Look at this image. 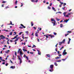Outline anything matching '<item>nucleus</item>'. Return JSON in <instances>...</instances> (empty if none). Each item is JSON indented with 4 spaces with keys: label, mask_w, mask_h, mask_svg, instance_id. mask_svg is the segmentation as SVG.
Here are the masks:
<instances>
[{
    "label": "nucleus",
    "mask_w": 74,
    "mask_h": 74,
    "mask_svg": "<svg viewBox=\"0 0 74 74\" xmlns=\"http://www.w3.org/2000/svg\"><path fill=\"white\" fill-rule=\"evenodd\" d=\"M19 52L20 53V55L21 57H22V55H23V53H22V49H19L17 51L18 53H19Z\"/></svg>",
    "instance_id": "1"
},
{
    "label": "nucleus",
    "mask_w": 74,
    "mask_h": 74,
    "mask_svg": "<svg viewBox=\"0 0 74 74\" xmlns=\"http://www.w3.org/2000/svg\"><path fill=\"white\" fill-rule=\"evenodd\" d=\"M64 42H65V39H64L62 42H59V45H62V43L64 44Z\"/></svg>",
    "instance_id": "2"
},
{
    "label": "nucleus",
    "mask_w": 74,
    "mask_h": 74,
    "mask_svg": "<svg viewBox=\"0 0 74 74\" xmlns=\"http://www.w3.org/2000/svg\"><path fill=\"white\" fill-rule=\"evenodd\" d=\"M0 37H1V38L3 40V39H4L5 38V36H4L3 35H1L0 36Z\"/></svg>",
    "instance_id": "3"
},
{
    "label": "nucleus",
    "mask_w": 74,
    "mask_h": 74,
    "mask_svg": "<svg viewBox=\"0 0 74 74\" xmlns=\"http://www.w3.org/2000/svg\"><path fill=\"white\" fill-rule=\"evenodd\" d=\"M53 65L51 64V65L50 66V68L51 69H53Z\"/></svg>",
    "instance_id": "4"
},
{
    "label": "nucleus",
    "mask_w": 74,
    "mask_h": 74,
    "mask_svg": "<svg viewBox=\"0 0 74 74\" xmlns=\"http://www.w3.org/2000/svg\"><path fill=\"white\" fill-rule=\"evenodd\" d=\"M10 69H15V66H10Z\"/></svg>",
    "instance_id": "5"
},
{
    "label": "nucleus",
    "mask_w": 74,
    "mask_h": 74,
    "mask_svg": "<svg viewBox=\"0 0 74 74\" xmlns=\"http://www.w3.org/2000/svg\"><path fill=\"white\" fill-rule=\"evenodd\" d=\"M67 53L66 52H63V53H62L63 56L65 55H66V54H67Z\"/></svg>",
    "instance_id": "6"
},
{
    "label": "nucleus",
    "mask_w": 74,
    "mask_h": 74,
    "mask_svg": "<svg viewBox=\"0 0 74 74\" xmlns=\"http://www.w3.org/2000/svg\"><path fill=\"white\" fill-rule=\"evenodd\" d=\"M69 40L68 41V44H70V40H71V39L69 38Z\"/></svg>",
    "instance_id": "7"
},
{
    "label": "nucleus",
    "mask_w": 74,
    "mask_h": 74,
    "mask_svg": "<svg viewBox=\"0 0 74 74\" xmlns=\"http://www.w3.org/2000/svg\"><path fill=\"white\" fill-rule=\"evenodd\" d=\"M38 32H36V33H35V36H36V37H38Z\"/></svg>",
    "instance_id": "8"
},
{
    "label": "nucleus",
    "mask_w": 74,
    "mask_h": 74,
    "mask_svg": "<svg viewBox=\"0 0 74 74\" xmlns=\"http://www.w3.org/2000/svg\"><path fill=\"white\" fill-rule=\"evenodd\" d=\"M52 10H54V11H56V10H55V8L54 7H52Z\"/></svg>",
    "instance_id": "9"
},
{
    "label": "nucleus",
    "mask_w": 74,
    "mask_h": 74,
    "mask_svg": "<svg viewBox=\"0 0 74 74\" xmlns=\"http://www.w3.org/2000/svg\"><path fill=\"white\" fill-rule=\"evenodd\" d=\"M19 60H19L20 64H21V63H22V60H21V59H20Z\"/></svg>",
    "instance_id": "10"
},
{
    "label": "nucleus",
    "mask_w": 74,
    "mask_h": 74,
    "mask_svg": "<svg viewBox=\"0 0 74 74\" xmlns=\"http://www.w3.org/2000/svg\"><path fill=\"white\" fill-rule=\"evenodd\" d=\"M17 57L19 59V60L20 59H21V57L19 56H18Z\"/></svg>",
    "instance_id": "11"
},
{
    "label": "nucleus",
    "mask_w": 74,
    "mask_h": 74,
    "mask_svg": "<svg viewBox=\"0 0 74 74\" xmlns=\"http://www.w3.org/2000/svg\"><path fill=\"white\" fill-rule=\"evenodd\" d=\"M54 65L56 66H58V64L56 62H54Z\"/></svg>",
    "instance_id": "12"
},
{
    "label": "nucleus",
    "mask_w": 74,
    "mask_h": 74,
    "mask_svg": "<svg viewBox=\"0 0 74 74\" xmlns=\"http://www.w3.org/2000/svg\"><path fill=\"white\" fill-rule=\"evenodd\" d=\"M31 26H33V25H34V24H33V22H31Z\"/></svg>",
    "instance_id": "13"
},
{
    "label": "nucleus",
    "mask_w": 74,
    "mask_h": 74,
    "mask_svg": "<svg viewBox=\"0 0 74 74\" xmlns=\"http://www.w3.org/2000/svg\"><path fill=\"white\" fill-rule=\"evenodd\" d=\"M69 20V19H68V20H67V19H66V20H65V22H66V23H67V22Z\"/></svg>",
    "instance_id": "14"
},
{
    "label": "nucleus",
    "mask_w": 74,
    "mask_h": 74,
    "mask_svg": "<svg viewBox=\"0 0 74 74\" xmlns=\"http://www.w3.org/2000/svg\"><path fill=\"white\" fill-rule=\"evenodd\" d=\"M61 58V57H56L55 58L56 59H58L59 58Z\"/></svg>",
    "instance_id": "15"
},
{
    "label": "nucleus",
    "mask_w": 74,
    "mask_h": 74,
    "mask_svg": "<svg viewBox=\"0 0 74 74\" xmlns=\"http://www.w3.org/2000/svg\"><path fill=\"white\" fill-rule=\"evenodd\" d=\"M46 55L47 57H49V58H50L51 57V56L49 54H47Z\"/></svg>",
    "instance_id": "16"
},
{
    "label": "nucleus",
    "mask_w": 74,
    "mask_h": 74,
    "mask_svg": "<svg viewBox=\"0 0 74 74\" xmlns=\"http://www.w3.org/2000/svg\"><path fill=\"white\" fill-rule=\"evenodd\" d=\"M10 25H13V26H14V24H12V21H10Z\"/></svg>",
    "instance_id": "17"
},
{
    "label": "nucleus",
    "mask_w": 74,
    "mask_h": 74,
    "mask_svg": "<svg viewBox=\"0 0 74 74\" xmlns=\"http://www.w3.org/2000/svg\"><path fill=\"white\" fill-rule=\"evenodd\" d=\"M49 71H50V72H52V71H53V69H50L49 70Z\"/></svg>",
    "instance_id": "18"
},
{
    "label": "nucleus",
    "mask_w": 74,
    "mask_h": 74,
    "mask_svg": "<svg viewBox=\"0 0 74 74\" xmlns=\"http://www.w3.org/2000/svg\"><path fill=\"white\" fill-rule=\"evenodd\" d=\"M60 27H63V24H60Z\"/></svg>",
    "instance_id": "19"
},
{
    "label": "nucleus",
    "mask_w": 74,
    "mask_h": 74,
    "mask_svg": "<svg viewBox=\"0 0 74 74\" xmlns=\"http://www.w3.org/2000/svg\"><path fill=\"white\" fill-rule=\"evenodd\" d=\"M61 62V60H59L56 61L57 62Z\"/></svg>",
    "instance_id": "20"
},
{
    "label": "nucleus",
    "mask_w": 74,
    "mask_h": 74,
    "mask_svg": "<svg viewBox=\"0 0 74 74\" xmlns=\"http://www.w3.org/2000/svg\"><path fill=\"white\" fill-rule=\"evenodd\" d=\"M10 35V36H12V32H11L9 34Z\"/></svg>",
    "instance_id": "21"
},
{
    "label": "nucleus",
    "mask_w": 74,
    "mask_h": 74,
    "mask_svg": "<svg viewBox=\"0 0 74 74\" xmlns=\"http://www.w3.org/2000/svg\"><path fill=\"white\" fill-rule=\"evenodd\" d=\"M18 35H17L16 36H15L14 37V38H17V37H18Z\"/></svg>",
    "instance_id": "22"
},
{
    "label": "nucleus",
    "mask_w": 74,
    "mask_h": 74,
    "mask_svg": "<svg viewBox=\"0 0 74 74\" xmlns=\"http://www.w3.org/2000/svg\"><path fill=\"white\" fill-rule=\"evenodd\" d=\"M60 3L61 5H62V4H63V2H62L60 1Z\"/></svg>",
    "instance_id": "23"
},
{
    "label": "nucleus",
    "mask_w": 74,
    "mask_h": 74,
    "mask_svg": "<svg viewBox=\"0 0 74 74\" xmlns=\"http://www.w3.org/2000/svg\"><path fill=\"white\" fill-rule=\"evenodd\" d=\"M69 33H67V34H65V37H66V36H67V35H69Z\"/></svg>",
    "instance_id": "24"
},
{
    "label": "nucleus",
    "mask_w": 74,
    "mask_h": 74,
    "mask_svg": "<svg viewBox=\"0 0 74 74\" xmlns=\"http://www.w3.org/2000/svg\"><path fill=\"white\" fill-rule=\"evenodd\" d=\"M63 14L65 16H66V12H64L63 13Z\"/></svg>",
    "instance_id": "25"
},
{
    "label": "nucleus",
    "mask_w": 74,
    "mask_h": 74,
    "mask_svg": "<svg viewBox=\"0 0 74 74\" xmlns=\"http://www.w3.org/2000/svg\"><path fill=\"white\" fill-rule=\"evenodd\" d=\"M25 33H27V34L28 35H29V32L27 31H26L25 32Z\"/></svg>",
    "instance_id": "26"
},
{
    "label": "nucleus",
    "mask_w": 74,
    "mask_h": 74,
    "mask_svg": "<svg viewBox=\"0 0 74 74\" xmlns=\"http://www.w3.org/2000/svg\"><path fill=\"white\" fill-rule=\"evenodd\" d=\"M23 51H26V52H27V50L26 49H23Z\"/></svg>",
    "instance_id": "27"
},
{
    "label": "nucleus",
    "mask_w": 74,
    "mask_h": 74,
    "mask_svg": "<svg viewBox=\"0 0 74 74\" xmlns=\"http://www.w3.org/2000/svg\"><path fill=\"white\" fill-rule=\"evenodd\" d=\"M19 27V29H23V27H22L21 26L20 27Z\"/></svg>",
    "instance_id": "28"
},
{
    "label": "nucleus",
    "mask_w": 74,
    "mask_h": 74,
    "mask_svg": "<svg viewBox=\"0 0 74 74\" xmlns=\"http://www.w3.org/2000/svg\"><path fill=\"white\" fill-rule=\"evenodd\" d=\"M31 1L33 3H35V1H34L33 0H31Z\"/></svg>",
    "instance_id": "29"
},
{
    "label": "nucleus",
    "mask_w": 74,
    "mask_h": 74,
    "mask_svg": "<svg viewBox=\"0 0 74 74\" xmlns=\"http://www.w3.org/2000/svg\"><path fill=\"white\" fill-rule=\"evenodd\" d=\"M18 39H17V38L15 40V41H14V42H16V41H18Z\"/></svg>",
    "instance_id": "30"
},
{
    "label": "nucleus",
    "mask_w": 74,
    "mask_h": 74,
    "mask_svg": "<svg viewBox=\"0 0 74 74\" xmlns=\"http://www.w3.org/2000/svg\"><path fill=\"white\" fill-rule=\"evenodd\" d=\"M17 3H18V1H16L15 2V3L16 4V5H17Z\"/></svg>",
    "instance_id": "31"
},
{
    "label": "nucleus",
    "mask_w": 74,
    "mask_h": 74,
    "mask_svg": "<svg viewBox=\"0 0 74 74\" xmlns=\"http://www.w3.org/2000/svg\"><path fill=\"white\" fill-rule=\"evenodd\" d=\"M56 19L57 21H60V19H58L57 18Z\"/></svg>",
    "instance_id": "32"
},
{
    "label": "nucleus",
    "mask_w": 74,
    "mask_h": 74,
    "mask_svg": "<svg viewBox=\"0 0 74 74\" xmlns=\"http://www.w3.org/2000/svg\"><path fill=\"white\" fill-rule=\"evenodd\" d=\"M10 61L11 63H12V64H14V63L12 62V61H11V60H10Z\"/></svg>",
    "instance_id": "33"
},
{
    "label": "nucleus",
    "mask_w": 74,
    "mask_h": 74,
    "mask_svg": "<svg viewBox=\"0 0 74 74\" xmlns=\"http://www.w3.org/2000/svg\"><path fill=\"white\" fill-rule=\"evenodd\" d=\"M10 41V40H8V41H7V44H10V43H9L8 42V41Z\"/></svg>",
    "instance_id": "34"
},
{
    "label": "nucleus",
    "mask_w": 74,
    "mask_h": 74,
    "mask_svg": "<svg viewBox=\"0 0 74 74\" xmlns=\"http://www.w3.org/2000/svg\"><path fill=\"white\" fill-rule=\"evenodd\" d=\"M67 33H71V31H68L67 32Z\"/></svg>",
    "instance_id": "35"
},
{
    "label": "nucleus",
    "mask_w": 74,
    "mask_h": 74,
    "mask_svg": "<svg viewBox=\"0 0 74 74\" xmlns=\"http://www.w3.org/2000/svg\"><path fill=\"white\" fill-rule=\"evenodd\" d=\"M38 55H41V53H40V51H38Z\"/></svg>",
    "instance_id": "36"
},
{
    "label": "nucleus",
    "mask_w": 74,
    "mask_h": 74,
    "mask_svg": "<svg viewBox=\"0 0 74 74\" xmlns=\"http://www.w3.org/2000/svg\"><path fill=\"white\" fill-rule=\"evenodd\" d=\"M55 20H54L52 18L51 19V21H55Z\"/></svg>",
    "instance_id": "37"
},
{
    "label": "nucleus",
    "mask_w": 74,
    "mask_h": 74,
    "mask_svg": "<svg viewBox=\"0 0 74 74\" xmlns=\"http://www.w3.org/2000/svg\"><path fill=\"white\" fill-rule=\"evenodd\" d=\"M53 34L54 35H56L57 34L56 32H53Z\"/></svg>",
    "instance_id": "38"
},
{
    "label": "nucleus",
    "mask_w": 74,
    "mask_h": 74,
    "mask_svg": "<svg viewBox=\"0 0 74 74\" xmlns=\"http://www.w3.org/2000/svg\"><path fill=\"white\" fill-rule=\"evenodd\" d=\"M48 8L49 9V10H50L51 8L49 6H48Z\"/></svg>",
    "instance_id": "39"
},
{
    "label": "nucleus",
    "mask_w": 74,
    "mask_h": 74,
    "mask_svg": "<svg viewBox=\"0 0 74 74\" xmlns=\"http://www.w3.org/2000/svg\"><path fill=\"white\" fill-rule=\"evenodd\" d=\"M15 55L16 56L17 55V54L16 53V52H15Z\"/></svg>",
    "instance_id": "40"
},
{
    "label": "nucleus",
    "mask_w": 74,
    "mask_h": 74,
    "mask_svg": "<svg viewBox=\"0 0 74 74\" xmlns=\"http://www.w3.org/2000/svg\"><path fill=\"white\" fill-rule=\"evenodd\" d=\"M9 8V7H8V6L5 7V9H7V8Z\"/></svg>",
    "instance_id": "41"
},
{
    "label": "nucleus",
    "mask_w": 74,
    "mask_h": 74,
    "mask_svg": "<svg viewBox=\"0 0 74 74\" xmlns=\"http://www.w3.org/2000/svg\"><path fill=\"white\" fill-rule=\"evenodd\" d=\"M66 5V3H64V5Z\"/></svg>",
    "instance_id": "42"
},
{
    "label": "nucleus",
    "mask_w": 74,
    "mask_h": 74,
    "mask_svg": "<svg viewBox=\"0 0 74 74\" xmlns=\"http://www.w3.org/2000/svg\"><path fill=\"white\" fill-rule=\"evenodd\" d=\"M64 48V47L63 46L60 49V50H62V48Z\"/></svg>",
    "instance_id": "43"
},
{
    "label": "nucleus",
    "mask_w": 74,
    "mask_h": 74,
    "mask_svg": "<svg viewBox=\"0 0 74 74\" xmlns=\"http://www.w3.org/2000/svg\"><path fill=\"white\" fill-rule=\"evenodd\" d=\"M65 16H66V17H69V16L68 15H65Z\"/></svg>",
    "instance_id": "44"
},
{
    "label": "nucleus",
    "mask_w": 74,
    "mask_h": 74,
    "mask_svg": "<svg viewBox=\"0 0 74 74\" xmlns=\"http://www.w3.org/2000/svg\"><path fill=\"white\" fill-rule=\"evenodd\" d=\"M8 63H6L5 64V66H8Z\"/></svg>",
    "instance_id": "45"
},
{
    "label": "nucleus",
    "mask_w": 74,
    "mask_h": 74,
    "mask_svg": "<svg viewBox=\"0 0 74 74\" xmlns=\"http://www.w3.org/2000/svg\"><path fill=\"white\" fill-rule=\"evenodd\" d=\"M0 59L1 60H2V57H0Z\"/></svg>",
    "instance_id": "46"
},
{
    "label": "nucleus",
    "mask_w": 74,
    "mask_h": 74,
    "mask_svg": "<svg viewBox=\"0 0 74 74\" xmlns=\"http://www.w3.org/2000/svg\"><path fill=\"white\" fill-rule=\"evenodd\" d=\"M23 28H24V29H25V28H26V26H24V25H23Z\"/></svg>",
    "instance_id": "47"
},
{
    "label": "nucleus",
    "mask_w": 74,
    "mask_h": 74,
    "mask_svg": "<svg viewBox=\"0 0 74 74\" xmlns=\"http://www.w3.org/2000/svg\"><path fill=\"white\" fill-rule=\"evenodd\" d=\"M22 32H20V33L19 34V35H21V34H22Z\"/></svg>",
    "instance_id": "48"
},
{
    "label": "nucleus",
    "mask_w": 74,
    "mask_h": 74,
    "mask_svg": "<svg viewBox=\"0 0 74 74\" xmlns=\"http://www.w3.org/2000/svg\"><path fill=\"white\" fill-rule=\"evenodd\" d=\"M65 8V7H64V8H62V9H63V10L64 11V8Z\"/></svg>",
    "instance_id": "49"
},
{
    "label": "nucleus",
    "mask_w": 74,
    "mask_h": 74,
    "mask_svg": "<svg viewBox=\"0 0 74 74\" xmlns=\"http://www.w3.org/2000/svg\"><path fill=\"white\" fill-rule=\"evenodd\" d=\"M46 38H48V36L47 35H46Z\"/></svg>",
    "instance_id": "50"
},
{
    "label": "nucleus",
    "mask_w": 74,
    "mask_h": 74,
    "mask_svg": "<svg viewBox=\"0 0 74 74\" xmlns=\"http://www.w3.org/2000/svg\"><path fill=\"white\" fill-rule=\"evenodd\" d=\"M6 1H3L2 2V3H6Z\"/></svg>",
    "instance_id": "51"
},
{
    "label": "nucleus",
    "mask_w": 74,
    "mask_h": 74,
    "mask_svg": "<svg viewBox=\"0 0 74 74\" xmlns=\"http://www.w3.org/2000/svg\"><path fill=\"white\" fill-rule=\"evenodd\" d=\"M54 37V36L51 35V38H53Z\"/></svg>",
    "instance_id": "52"
},
{
    "label": "nucleus",
    "mask_w": 74,
    "mask_h": 74,
    "mask_svg": "<svg viewBox=\"0 0 74 74\" xmlns=\"http://www.w3.org/2000/svg\"><path fill=\"white\" fill-rule=\"evenodd\" d=\"M33 28H34V29L35 30H36V27H33Z\"/></svg>",
    "instance_id": "53"
},
{
    "label": "nucleus",
    "mask_w": 74,
    "mask_h": 74,
    "mask_svg": "<svg viewBox=\"0 0 74 74\" xmlns=\"http://www.w3.org/2000/svg\"><path fill=\"white\" fill-rule=\"evenodd\" d=\"M66 59H62V60H64V61H65V60H66Z\"/></svg>",
    "instance_id": "54"
},
{
    "label": "nucleus",
    "mask_w": 74,
    "mask_h": 74,
    "mask_svg": "<svg viewBox=\"0 0 74 74\" xmlns=\"http://www.w3.org/2000/svg\"><path fill=\"white\" fill-rule=\"evenodd\" d=\"M58 54L59 55V54H60V52H59V51H58Z\"/></svg>",
    "instance_id": "55"
},
{
    "label": "nucleus",
    "mask_w": 74,
    "mask_h": 74,
    "mask_svg": "<svg viewBox=\"0 0 74 74\" xmlns=\"http://www.w3.org/2000/svg\"><path fill=\"white\" fill-rule=\"evenodd\" d=\"M71 14V13H69L68 14V15H70Z\"/></svg>",
    "instance_id": "56"
},
{
    "label": "nucleus",
    "mask_w": 74,
    "mask_h": 74,
    "mask_svg": "<svg viewBox=\"0 0 74 74\" xmlns=\"http://www.w3.org/2000/svg\"><path fill=\"white\" fill-rule=\"evenodd\" d=\"M13 41V40H10V41L11 42H12Z\"/></svg>",
    "instance_id": "57"
},
{
    "label": "nucleus",
    "mask_w": 74,
    "mask_h": 74,
    "mask_svg": "<svg viewBox=\"0 0 74 74\" xmlns=\"http://www.w3.org/2000/svg\"><path fill=\"white\" fill-rule=\"evenodd\" d=\"M33 46H34V47H35V48H36V46H35V45H33Z\"/></svg>",
    "instance_id": "58"
},
{
    "label": "nucleus",
    "mask_w": 74,
    "mask_h": 74,
    "mask_svg": "<svg viewBox=\"0 0 74 74\" xmlns=\"http://www.w3.org/2000/svg\"><path fill=\"white\" fill-rule=\"evenodd\" d=\"M21 26H22V27H23V24H21Z\"/></svg>",
    "instance_id": "59"
},
{
    "label": "nucleus",
    "mask_w": 74,
    "mask_h": 74,
    "mask_svg": "<svg viewBox=\"0 0 74 74\" xmlns=\"http://www.w3.org/2000/svg\"><path fill=\"white\" fill-rule=\"evenodd\" d=\"M38 0H36V1H35V2L36 3H37V2H38Z\"/></svg>",
    "instance_id": "60"
},
{
    "label": "nucleus",
    "mask_w": 74,
    "mask_h": 74,
    "mask_svg": "<svg viewBox=\"0 0 74 74\" xmlns=\"http://www.w3.org/2000/svg\"><path fill=\"white\" fill-rule=\"evenodd\" d=\"M37 40V41H38V42H40V40H39V39H38Z\"/></svg>",
    "instance_id": "61"
},
{
    "label": "nucleus",
    "mask_w": 74,
    "mask_h": 74,
    "mask_svg": "<svg viewBox=\"0 0 74 74\" xmlns=\"http://www.w3.org/2000/svg\"><path fill=\"white\" fill-rule=\"evenodd\" d=\"M58 56H62V55H61V54H59V55H58Z\"/></svg>",
    "instance_id": "62"
},
{
    "label": "nucleus",
    "mask_w": 74,
    "mask_h": 74,
    "mask_svg": "<svg viewBox=\"0 0 74 74\" xmlns=\"http://www.w3.org/2000/svg\"><path fill=\"white\" fill-rule=\"evenodd\" d=\"M3 64H5V62H3L2 63Z\"/></svg>",
    "instance_id": "63"
},
{
    "label": "nucleus",
    "mask_w": 74,
    "mask_h": 74,
    "mask_svg": "<svg viewBox=\"0 0 74 74\" xmlns=\"http://www.w3.org/2000/svg\"><path fill=\"white\" fill-rule=\"evenodd\" d=\"M71 11V9H70L69 10V12H70Z\"/></svg>",
    "instance_id": "64"
}]
</instances>
